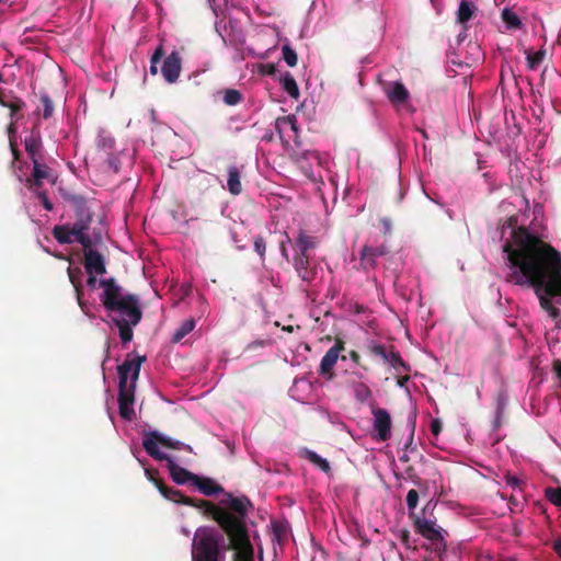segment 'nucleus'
<instances>
[{"mask_svg":"<svg viewBox=\"0 0 561 561\" xmlns=\"http://www.w3.org/2000/svg\"><path fill=\"white\" fill-rule=\"evenodd\" d=\"M399 538L407 548L412 547V543L410 541V531L408 529H401L399 531Z\"/></svg>","mask_w":561,"mask_h":561,"instance_id":"46","label":"nucleus"},{"mask_svg":"<svg viewBox=\"0 0 561 561\" xmlns=\"http://www.w3.org/2000/svg\"><path fill=\"white\" fill-rule=\"evenodd\" d=\"M227 186L228 191L232 195H239L242 192L241 173L239 168L236 165H230L228 168Z\"/></svg>","mask_w":561,"mask_h":561,"instance_id":"23","label":"nucleus"},{"mask_svg":"<svg viewBox=\"0 0 561 561\" xmlns=\"http://www.w3.org/2000/svg\"><path fill=\"white\" fill-rule=\"evenodd\" d=\"M304 456H305L306 459H308L312 465L318 467L324 473H330L331 472V467H330L329 461L327 459L322 458L317 453H314L312 450H309V449H305L304 450Z\"/></svg>","mask_w":561,"mask_h":561,"instance_id":"29","label":"nucleus"},{"mask_svg":"<svg viewBox=\"0 0 561 561\" xmlns=\"http://www.w3.org/2000/svg\"><path fill=\"white\" fill-rule=\"evenodd\" d=\"M33 192L36 194L37 198L41 201L43 207L46 210L51 211L54 208V205L49 201L47 193L45 191H42L41 188L37 191H33Z\"/></svg>","mask_w":561,"mask_h":561,"instance_id":"42","label":"nucleus"},{"mask_svg":"<svg viewBox=\"0 0 561 561\" xmlns=\"http://www.w3.org/2000/svg\"><path fill=\"white\" fill-rule=\"evenodd\" d=\"M506 482H507V484H510V485H512V486H514V488H515V486H518V485H519V483H520V481H519V479H518V478H516V477H511V476H508V477L506 478Z\"/></svg>","mask_w":561,"mask_h":561,"instance_id":"51","label":"nucleus"},{"mask_svg":"<svg viewBox=\"0 0 561 561\" xmlns=\"http://www.w3.org/2000/svg\"><path fill=\"white\" fill-rule=\"evenodd\" d=\"M53 236L60 244H70L75 240V232L68 225H59L53 228Z\"/></svg>","mask_w":561,"mask_h":561,"instance_id":"25","label":"nucleus"},{"mask_svg":"<svg viewBox=\"0 0 561 561\" xmlns=\"http://www.w3.org/2000/svg\"><path fill=\"white\" fill-rule=\"evenodd\" d=\"M383 363L389 364L396 370H408L405 362L403 360L401 354L394 348L393 345L389 346V352Z\"/></svg>","mask_w":561,"mask_h":561,"instance_id":"27","label":"nucleus"},{"mask_svg":"<svg viewBox=\"0 0 561 561\" xmlns=\"http://www.w3.org/2000/svg\"><path fill=\"white\" fill-rule=\"evenodd\" d=\"M181 57L178 51H172L169 56L165 57L162 67L161 72L164 78V80L168 83H174L178 81L180 73H181Z\"/></svg>","mask_w":561,"mask_h":561,"instance_id":"14","label":"nucleus"},{"mask_svg":"<svg viewBox=\"0 0 561 561\" xmlns=\"http://www.w3.org/2000/svg\"><path fill=\"white\" fill-rule=\"evenodd\" d=\"M268 67H270V69H268V71H267V73H268V75L274 73V71H275L274 66H272V65H271V66H268Z\"/></svg>","mask_w":561,"mask_h":561,"instance_id":"57","label":"nucleus"},{"mask_svg":"<svg viewBox=\"0 0 561 561\" xmlns=\"http://www.w3.org/2000/svg\"><path fill=\"white\" fill-rule=\"evenodd\" d=\"M67 272H68L69 280L75 288L78 305L81 307L82 310H84L85 304L82 300V297H83V286H82L83 272L80 267H68Z\"/></svg>","mask_w":561,"mask_h":561,"instance_id":"19","label":"nucleus"},{"mask_svg":"<svg viewBox=\"0 0 561 561\" xmlns=\"http://www.w3.org/2000/svg\"><path fill=\"white\" fill-rule=\"evenodd\" d=\"M41 104L43 105V117L48 119L53 116L54 113V104L51 99L47 93H42L39 98Z\"/></svg>","mask_w":561,"mask_h":561,"instance_id":"37","label":"nucleus"},{"mask_svg":"<svg viewBox=\"0 0 561 561\" xmlns=\"http://www.w3.org/2000/svg\"><path fill=\"white\" fill-rule=\"evenodd\" d=\"M365 348L369 355L376 358H380L382 362L389 352V347L383 344H379L374 340L367 341Z\"/></svg>","mask_w":561,"mask_h":561,"instance_id":"30","label":"nucleus"},{"mask_svg":"<svg viewBox=\"0 0 561 561\" xmlns=\"http://www.w3.org/2000/svg\"><path fill=\"white\" fill-rule=\"evenodd\" d=\"M385 94L394 106L405 104L410 99V92L402 82H388L383 85Z\"/></svg>","mask_w":561,"mask_h":561,"instance_id":"15","label":"nucleus"},{"mask_svg":"<svg viewBox=\"0 0 561 561\" xmlns=\"http://www.w3.org/2000/svg\"><path fill=\"white\" fill-rule=\"evenodd\" d=\"M344 350H345V342L342 339L336 337L334 345L332 347H330L328 351L333 352V354L340 356V353Z\"/></svg>","mask_w":561,"mask_h":561,"instance_id":"44","label":"nucleus"},{"mask_svg":"<svg viewBox=\"0 0 561 561\" xmlns=\"http://www.w3.org/2000/svg\"><path fill=\"white\" fill-rule=\"evenodd\" d=\"M511 272L506 282L528 286L535 290L540 307L554 319H561V310L551 298L561 296V253L526 227L512 231V242L503 247Z\"/></svg>","mask_w":561,"mask_h":561,"instance_id":"1","label":"nucleus"},{"mask_svg":"<svg viewBox=\"0 0 561 561\" xmlns=\"http://www.w3.org/2000/svg\"><path fill=\"white\" fill-rule=\"evenodd\" d=\"M14 131H15L14 123H11L10 126H9V133L13 134Z\"/></svg>","mask_w":561,"mask_h":561,"instance_id":"55","label":"nucleus"},{"mask_svg":"<svg viewBox=\"0 0 561 561\" xmlns=\"http://www.w3.org/2000/svg\"><path fill=\"white\" fill-rule=\"evenodd\" d=\"M443 425L438 419H434L431 422V432L434 436H438L442 432Z\"/></svg>","mask_w":561,"mask_h":561,"instance_id":"47","label":"nucleus"},{"mask_svg":"<svg viewBox=\"0 0 561 561\" xmlns=\"http://www.w3.org/2000/svg\"><path fill=\"white\" fill-rule=\"evenodd\" d=\"M10 101V95L7 96L4 95L1 91H0V105L4 106L7 105V103Z\"/></svg>","mask_w":561,"mask_h":561,"instance_id":"54","label":"nucleus"},{"mask_svg":"<svg viewBox=\"0 0 561 561\" xmlns=\"http://www.w3.org/2000/svg\"><path fill=\"white\" fill-rule=\"evenodd\" d=\"M224 103L229 106H234L242 102L243 95L237 89H226L224 90Z\"/></svg>","mask_w":561,"mask_h":561,"instance_id":"35","label":"nucleus"},{"mask_svg":"<svg viewBox=\"0 0 561 561\" xmlns=\"http://www.w3.org/2000/svg\"><path fill=\"white\" fill-rule=\"evenodd\" d=\"M502 20L507 25L508 28H519L522 26V21L518 15L511 9H504L502 11Z\"/></svg>","mask_w":561,"mask_h":561,"instance_id":"34","label":"nucleus"},{"mask_svg":"<svg viewBox=\"0 0 561 561\" xmlns=\"http://www.w3.org/2000/svg\"><path fill=\"white\" fill-rule=\"evenodd\" d=\"M553 369H554L558 378L561 380V360L558 359L553 363Z\"/></svg>","mask_w":561,"mask_h":561,"instance_id":"53","label":"nucleus"},{"mask_svg":"<svg viewBox=\"0 0 561 561\" xmlns=\"http://www.w3.org/2000/svg\"><path fill=\"white\" fill-rule=\"evenodd\" d=\"M164 55V49L162 44H160L156 50L153 51L151 58H150V73L157 75L158 73V64L160 62L161 58Z\"/></svg>","mask_w":561,"mask_h":561,"instance_id":"38","label":"nucleus"},{"mask_svg":"<svg viewBox=\"0 0 561 561\" xmlns=\"http://www.w3.org/2000/svg\"><path fill=\"white\" fill-rule=\"evenodd\" d=\"M108 163L114 168L115 172L118 171L117 165L114 163V161L112 159L108 160Z\"/></svg>","mask_w":561,"mask_h":561,"instance_id":"56","label":"nucleus"},{"mask_svg":"<svg viewBox=\"0 0 561 561\" xmlns=\"http://www.w3.org/2000/svg\"><path fill=\"white\" fill-rule=\"evenodd\" d=\"M194 486H196L198 491L206 496H213L218 493H225V497L222 499L225 500L229 494L226 493L225 489L220 484H218L214 479L207 477L197 476L195 478Z\"/></svg>","mask_w":561,"mask_h":561,"instance_id":"18","label":"nucleus"},{"mask_svg":"<svg viewBox=\"0 0 561 561\" xmlns=\"http://www.w3.org/2000/svg\"><path fill=\"white\" fill-rule=\"evenodd\" d=\"M275 128L283 138V134L290 129L295 135L298 133L297 118L295 115L280 116L275 122Z\"/></svg>","mask_w":561,"mask_h":561,"instance_id":"24","label":"nucleus"},{"mask_svg":"<svg viewBox=\"0 0 561 561\" xmlns=\"http://www.w3.org/2000/svg\"><path fill=\"white\" fill-rule=\"evenodd\" d=\"M145 360L146 356L134 355L133 353L126 356L124 363L117 367L118 388H128L130 382L136 386L141 364Z\"/></svg>","mask_w":561,"mask_h":561,"instance_id":"8","label":"nucleus"},{"mask_svg":"<svg viewBox=\"0 0 561 561\" xmlns=\"http://www.w3.org/2000/svg\"><path fill=\"white\" fill-rule=\"evenodd\" d=\"M100 286L104 289L101 302L110 312L114 325L117 327L122 342H130L134 336L133 328L142 318L139 298L134 294L124 295L122 287L113 277L100 279Z\"/></svg>","mask_w":561,"mask_h":561,"instance_id":"3","label":"nucleus"},{"mask_svg":"<svg viewBox=\"0 0 561 561\" xmlns=\"http://www.w3.org/2000/svg\"><path fill=\"white\" fill-rule=\"evenodd\" d=\"M3 80V76L2 73L0 72V82Z\"/></svg>","mask_w":561,"mask_h":561,"instance_id":"59","label":"nucleus"},{"mask_svg":"<svg viewBox=\"0 0 561 561\" xmlns=\"http://www.w3.org/2000/svg\"><path fill=\"white\" fill-rule=\"evenodd\" d=\"M43 180H50L51 183H55V180L51 179L49 167L42 164L39 161L34 162L33 173L32 176L26 180V185L31 191H37L42 187Z\"/></svg>","mask_w":561,"mask_h":561,"instance_id":"17","label":"nucleus"},{"mask_svg":"<svg viewBox=\"0 0 561 561\" xmlns=\"http://www.w3.org/2000/svg\"><path fill=\"white\" fill-rule=\"evenodd\" d=\"M371 414L374 416V430L380 442H386L391 437V417L386 409L373 407Z\"/></svg>","mask_w":561,"mask_h":561,"instance_id":"10","label":"nucleus"},{"mask_svg":"<svg viewBox=\"0 0 561 561\" xmlns=\"http://www.w3.org/2000/svg\"><path fill=\"white\" fill-rule=\"evenodd\" d=\"M353 392H354L355 399L360 403L366 402L373 396L370 388L364 382L353 383Z\"/></svg>","mask_w":561,"mask_h":561,"instance_id":"32","label":"nucleus"},{"mask_svg":"<svg viewBox=\"0 0 561 561\" xmlns=\"http://www.w3.org/2000/svg\"><path fill=\"white\" fill-rule=\"evenodd\" d=\"M477 7L469 1L462 0L458 7L457 11V21L460 24H466L469 20L472 19Z\"/></svg>","mask_w":561,"mask_h":561,"instance_id":"26","label":"nucleus"},{"mask_svg":"<svg viewBox=\"0 0 561 561\" xmlns=\"http://www.w3.org/2000/svg\"><path fill=\"white\" fill-rule=\"evenodd\" d=\"M135 388L134 382H130L128 388H118L119 415L127 421H130L135 416Z\"/></svg>","mask_w":561,"mask_h":561,"instance_id":"11","label":"nucleus"},{"mask_svg":"<svg viewBox=\"0 0 561 561\" xmlns=\"http://www.w3.org/2000/svg\"><path fill=\"white\" fill-rule=\"evenodd\" d=\"M222 536L214 528L199 527L192 540V561H224Z\"/></svg>","mask_w":561,"mask_h":561,"instance_id":"5","label":"nucleus"},{"mask_svg":"<svg viewBox=\"0 0 561 561\" xmlns=\"http://www.w3.org/2000/svg\"><path fill=\"white\" fill-rule=\"evenodd\" d=\"M284 91L293 99L298 100L300 92L298 84L290 72H285L280 79Z\"/></svg>","mask_w":561,"mask_h":561,"instance_id":"28","label":"nucleus"},{"mask_svg":"<svg viewBox=\"0 0 561 561\" xmlns=\"http://www.w3.org/2000/svg\"><path fill=\"white\" fill-rule=\"evenodd\" d=\"M294 268L301 280L310 284L317 276V267L310 266L308 254H296L294 257Z\"/></svg>","mask_w":561,"mask_h":561,"instance_id":"16","label":"nucleus"},{"mask_svg":"<svg viewBox=\"0 0 561 561\" xmlns=\"http://www.w3.org/2000/svg\"><path fill=\"white\" fill-rule=\"evenodd\" d=\"M210 517L228 537L229 549L233 550L232 561H254V547L250 540L248 516L253 507L251 501L228 494L217 504H207Z\"/></svg>","mask_w":561,"mask_h":561,"instance_id":"2","label":"nucleus"},{"mask_svg":"<svg viewBox=\"0 0 561 561\" xmlns=\"http://www.w3.org/2000/svg\"><path fill=\"white\" fill-rule=\"evenodd\" d=\"M98 274H88L87 285L94 289L96 287V284H100V280L96 279Z\"/></svg>","mask_w":561,"mask_h":561,"instance_id":"49","label":"nucleus"},{"mask_svg":"<svg viewBox=\"0 0 561 561\" xmlns=\"http://www.w3.org/2000/svg\"><path fill=\"white\" fill-rule=\"evenodd\" d=\"M317 244L318 241L313 236L307 234L304 230H300L296 239V254H308V251L316 249Z\"/></svg>","mask_w":561,"mask_h":561,"instance_id":"22","label":"nucleus"},{"mask_svg":"<svg viewBox=\"0 0 561 561\" xmlns=\"http://www.w3.org/2000/svg\"><path fill=\"white\" fill-rule=\"evenodd\" d=\"M287 242H290V239H289V237L287 234H285V240H282L279 242V250H280L282 256L286 261H289V255H288L287 248H286V243Z\"/></svg>","mask_w":561,"mask_h":561,"instance_id":"48","label":"nucleus"},{"mask_svg":"<svg viewBox=\"0 0 561 561\" xmlns=\"http://www.w3.org/2000/svg\"><path fill=\"white\" fill-rule=\"evenodd\" d=\"M92 219L93 214L87 206L85 201L82 197L78 198L76 201V221L70 228L72 232H75V240L80 243L82 248H87V244L92 242L91 238L87 234Z\"/></svg>","mask_w":561,"mask_h":561,"instance_id":"7","label":"nucleus"},{"mask_svg":"<svg viewBox=\"0 0 561 561\" xmlns=\"http://www.w3.org/2000/svg\"><path fill=\"white\" fill-rule=\"evenodd\" d=\"M348 356H350L351 360H352L355 365L359 366V367H360V368H363L364 370H368V367H367L366 365H363V364H362V357H360V355H359L356 351H351V352L348 353Z\"/></svg>","mask_w":561,"mask_h":561,"instance_id":"45","label":"nucleus"},{"mask_svg":"<svg viewBox=\"0 0 561 561\" xmlns=\"http://www.w3.org/2000/svg\"><path fill=\"white\" fill-rule=\"evenodd\" d=\"M254 250L261 256V259H264L265 251H266V243H265V240L263 237L257 236L254 239Z\"/></svg>","mask_w":561,"mask_h":561,"instance_id":"43","label":"nucleus"},{"mask_svg":"<svg viewBox=\"0 0 561 561\" xmlns=\"http://www.w3.org/2000/svg\"><path fill=\"white\" fill-rule=\"evenodd\" d=\"M553 550L561 558V537L553 542Z\"/></svg>","mask_w":561,"mask_h":561,"instance_id":"52","label":"nucleus"},{"mask_svg":"<svg viewBox=\"0 0 561 561\" xmlns=\"http://www.w3.org/2000/svg\"><path fill=\"white\" fill-rule=\"evenodd\" d=\"M283 330L287 331V332H293V327L291 325L284 327Z\"/></svg>","mask_w":561,"mask_h":561,"instance_id":"58","label":"nucleus"},{"mask_svg":"<svg viewBox=\"0 0 561 561\" xmlns=\"http://www.w3.org/2000/svg\"><path fill=\"white\" fill-rule=\"evenodd\" d=\"M25 150L32 163L39 161V151L42 148V139L39 134L34 131L24 139Z\"/></svg>","mask_w":561,"mask_h":561,"instance_id":"21","label":"nucleus"},{"mask_svg":"<svg viewBox=\"0 0 561 561\" xmlns=\"http://www.w3.org/2000/svg\"><path fill=\"white\" fill-rule=\"evenodd\" d=\"M282 53L283 59L289 67H295L297 65L298 56L289 45H283Z\"/></svg>","mask_w":561,"mask_h":561,"instance_id":"39","label":"nucleus"},{"mask_svg":"<svg viewBox=\"0 0 561 561\" xmlns=\"http://www.w3.org/2000/svg\"><path fill=\"white\" fill-rule=\"evenodd\" d=\"M147 473L150 474V480L154 483L159 492L169 501L174 503H181L187 506H192L195 508L203 510L206 516L210 515V508L207 504H215L214 502L207 500H197L193 497H188L184 495L180 490L172 489L167 486L161 479L153 477L148 470Z\"/></svg>","mask_w":561,"mask_h":561,"instance_id":"6","label":"nucleus"},{"mask_svg":"<svg viewBox=\"0 0 561 561\" xmlns=\"http://www.w3.org/2000/svg\"><path fill=\"white\" fill-rule=\"evenodd\" d=\"M526 60H527V67L530 70H536L539 65L542 62L546 56V51L543 49H540L538 51L533 53L531 50L526 49Z\"/></svg>","mask_w":561,"mask_h":561,"instance_id":"33","label":"nucleus"},{"mask_svg":"<svg viewBox=\"0 0 561 561\" xmlns=\"http://www.w3.org/2000/svg\"><path fill=\"white\" fill-rule=\"evenodd\" d=\"M159 445L167 448L179 449L181 443L173 440L160 434L157 431H151L145 434L142 439V447L146 453L156 460H165L172 480L176 484H185L187 482L195 483L197 474L192 473L185 468L179 466L170 456L159 450Z\"/></svg>","mask_w":561,"mask_h":561,"instance_id":"4","label":"nucleus"},{"mask_svg":"<svg viewBox=\"0 0 561 561\" xmlns=\"http://www.w3.org/2000/svg\"><path fill=\"white\" fill-rule=\"evenodd\" d=\"M10 148H11V151H12V154H13V159L14 160H19L20 151H19V149L16 147L15 141L12 139V137H10Z\"/></svg>","mask_w":561,"mask_h":561,"instance_id":"50","label":"nucleus"},{"mask_svg":"<svg viewBox=\"0 0 561 561\" xmlns=\"http://www.w3.org/2000/svg\"><path fill=\"white\" fill-rule=\"evenodd\" d=\"M405 501L409 511H414L419 503V492L414 489L410 490L407 494Z\"/></svg>","mask_w":561,"mask_h":561,"instance_id":"41","label":"nucleus"},{"mask_svg":"<svg viewBox=\"0 0 561 561\" xmlns=\"http://www.w3.org/2000/svg\"><path fill=\"white\" fill-rule=\"evenodd\" d=\"M413 525L416 533L427 540L432 542H443L444 537L442 535V529L436 527L435 522L426 518L415 517Z\"/></svg>","mask_w":561,"mask_h":561,"instance_id":"13","label":"nucleus"},{"mask_svg":"<svg viewBox=\"0 0 561 561\" xmlns=\"http://www.w3.org/2000/svg\"><path fill=\"white\" fill-rule=\"evenodd\" d=\"M195 328V320L193 318L186 319L182 324L176 329L172 336L173 343H179L185 337L188 333H191Z\"/></svg>","mask_w":561,"mask_h":561,"instance_id":"31","label":"nucleus"},{"mask_svg":"<svg viewBox=\"0 0 561 561\" xmlns=\"http://www.w3.org/2000/svg\"><path fill=\"white\" fill-rule=\"evenodd\" d=\"M546 497L556 506L561 507V488H547Z\"/></svg>","mask_w":561,"mask_h":561,"instance_id":"40","label":"nucleus"},{"mask_svg":"<svg viewBox=\"0 0 561 561\" xmlns=\"http://www.w3.org/2000/svg\"><path fill=\"white\" fill-rule=\"evenodd\" d=\"M386 245L369 247L364 245L359 253V266L365 272H369L377 266V259L388 254Z\"/></svg>","mask_w":561,"mask_h":561,"instance_id":"12","label":"nucleus"},{"mask_svg":"<svg viewBox=\"0 0 561 561\" xmlns=\"http://www.w3.org/2000/svg\"><path fill=\"white\" fill-rule=\"evenodd\" d=\"M5 107L10 110L11 118L18 119V113L25 107V102L22 99L11 94L10 101L7 103Z\"/></svg>","mask_w":561,"mask_h":561,"instance_id":"36","label":"nucleus"},{"mask_svg":"<svg viewBox=\"0 0 561 561\" xmlns=\"http://www.w3.org/2000/svg\"><path fill=\"white\" fill-rule=\"evenodd\" d=\"M339 358L340 356L333 354V352L327 351L320 362L318 374L328 380H333L335 377L334 366L336 365Z\"/></svg>","mask_w":561,"mask_h":561,"instance_id":"20","label":"nucleus"},{"mask_svg":"<svg viewBox=\"0 0 561 561\" xmlns=\"http://www.w3.org/2000/svg\"><path fill=\"white\" fill-rule=\"evenodd\" d=\"M83 256L84 270L88 274L103 275L106 273L105 259L102 253L92 248V242L83 248Z\"/></svg>","mask_w":561,"mask_h":561,"instance_id":"9","label":"nucleus"}]
</instances>
